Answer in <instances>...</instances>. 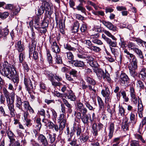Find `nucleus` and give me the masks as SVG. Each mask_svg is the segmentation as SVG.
Wrapping results in <instances>:
<instances>
[{
  "label": "nucleus",
  "instance_id": "49",
  "mask_svg": "<svg viewBox=\"0 0 146 146\" xmlns=\"http://www.w3.org/2000/svg\"><path fill=\"white\" fill-rule=\"evenodd\" d=\"M135 138L138 140L141 141L143 143H145V141L143 139L142 136L138 134H136L134 135Z\"/></svg>",
  "mask_w": 146,
  "mask_h": 146
},
{
  "label": "nucleus",
  "instance_id": "41",
  "mask_svg": "<svg viewBox=\"0 0 146 146\" xmlns=\"http://www.w3.org/2000/svg\"><path fill=\"white\" fill-rule=\"evenodd\" d=\"M56 62L57 64H62V63L61 57L58 54H56L55 56Z\"/></svg>",
  "mask_w": 146,
  "mask_h": 146
},
{
  "label": "nucleus",
  "instance_id": "18",
  "mask_svg": "<svg viewBox=\"0 0 146 146\" xmlns=\"http://www.w3.org/2000/svg\"><path fill=\"white\" fill-rule=\"evenodd\" d=\"M137 112L139 115V117L141 118L143 117V108L142 104L139 102L138 104Z\"/></svg>",
  "mask_w": 146,
  "mask_h": 146
},
{
  "label": "nucleus",
  "instance_id": "45",
  "mask_svg": "<svg viewBox=\"0 0 146 146\" xmlns=\"http://www.w3.org/2000/svg\"><path fill=\"white\" fill-rule=\"evenodd\" d=\"M89 139L88 135H84L83 134L81 137L80 138V140L81 142L84 143L87 141Z\"/></svg>",
  "mask_w": 146,
  "mask_h": 146
},
{
  "label": "nucleus",
  "instance_id": "43",
  "mask_svg": "<svg viewBox=\"0 0 146 146\" xmlns=\"http://www.w3.org/2000/svg\"><path fill=\"white\" fill-rule=\"evenodd\" d=\"M82 4H80L77 6L76 9L78 11H80L84 13H86V9L85 8L82 6Z\"/></svg>",
  "mask_w": 146,
  "mask_h": 146
},
{
  "label": "nucleus",
  "instance_id": "3",
  "mask_svg": "<svg viewBox=\"0 0 146 146\" xmlns=\"http://www.w3.org/2000/svg\"><path fill=\"white\" fill-rule=\"evenodd\" d=\"M101 93L102 96L105 98L106 103L108 104L109 102H111V92L108 88L105 87V89L102 90Z\"/></svg>",
  "mask_w": 146,
  "mask_h": 146
},
{
  "label": "nucleus",
  "instance_id": "57",
  "mask_svg": "<svg viewBox=\"0 0 146 146\" xmlns=\"http://www.w3.org/2000/svg\"><path fill=\"white\" fill-rule=\"evenodd\" d=\"M120 40V41L119 42V44L121 47L123 48H125L126 47V44L124 39L123 38H121Z\"/></svg>",
  "mask_w": 146,
  "mask_h": 146
},
{
  "label": "nucleus",
  "instance_id": "62",
  "mask_svg": "<svg viewBox=\"0 0 146 146\" xmlns=\"http://www.w3.org/2000/svg\"><path fill=\"white\" fill-rule=\"evenodd\" d=\"M24 53L21 52L19 55V62L21 63H22L23 61L25 58V56H24Z\"/></svg>",
  "mask_w": 146,
  "mask_h": 146
},
{
  "label": "nucleus",
  "instance_id": "54",
  "mask_svg": "<svg viewBox=\"0 0 146 146\" xmlns=\"http://www.w3.org/2000/svg\"><path fill=\"white\" fill-rule=\"evenodd\" d=\"M3 92L5 97L7 100V101H8V99L9 98V92L5 88H4L3 89Z\"/></svg>",
  "mask_w": 146,
  "mask_h": 146
},
{
  "label": "nucleus",
  "instance_id": "38",
  "mask_svg": "<svg viewBox=\"0 0 146 146\" xmlns=\"http://www.w3.org/2000/svg\"><path fill=\"white\" fill-rule=\"evenodd\" d=\"M67 98L71 101H74L75 100L76 97L74 94L71 91L69 94L67 95Z\"/></svg>",
  "mask_w": 146,
  "mask_h": 146
},
{
  "label": "nucleus",
  "instance_id": "19",
  "mask_svg": "<svg viewBox=\"0 0 146 146\" xmlns=\"http://www.w3.org/2000/svg\"><path fill=\"white\" fill-rule=\"evenodd\" d=\"M51 48L52 51L56 53H58L60 51L59 47L56 41L53 42L51 45Z\"/></svg>",
  "mask_w": 146,
  "mask_h": 146
},
{
  "label": "nucleus",
  "instance_id": "34",
  "mask_svg": "<svg viewBox=\"0 0 146 146\" xmlns=\"http://www.w3.org/2000/svg\"><path fill=\"white\" fill-rule=\"evenodd\" d=\"M65 56H66L67 59L73 60L74 59V56L72 52L70 51H68L64 54Z\"/></svg>",
  "mask_w": 146,
  "mask_h": 146
},
{
  "label": "nucleus",
  "instance_id": "7",
  "mask_svg": "<svg viewBox=\"0 0 146 146\" xmlns=\"http://www.w3.org/2000/svg\"><path fill=\"white\" fill-rule=\"evenodd\" d=\"M38 141L41 143L43 146H47L48 145V141L46 137L43 134H40L38 138Z\"/></svg>",
  "mask_w": 146,
  "mask_h": 146
},
{
  "label": "nucleus",
  "instance_id": "30",
  "mask_svg": "<svg viewBox=\"0 0 146 146\" xmlns=\"http://www.w3.org/2000/svg\"><path fill=\"white\" fill-rule=\"evenodd\" d=\"M64 48L69 51H75L76 49L74 47H72L68 43H65L64 45Z\"/></svg>",
  "mask_w": 146,
  "mask_h": 146
},
{
  "label": "nucleus",
  "instance_id": "14",
  "mask_svg": "<svg viewBox=\"0 0 146 146\" xmlns=\"http://www.w3.org/2000/svg\"><path fill=\"white\" fill-rule=\"evenodd\" d=\"M7 136L9 139L10 144H12L15 141V135L13 133L11 130L7 131L6 132Z\"/></svg>",
  "mask_w": 146,
  "mask_h": 146
},
{
  "label": "nucleus",
  "instance_id": "31",
  "mask_svg": "<svg viewBox=\"0 0 146 146\" xmlns=\"http://www.w3.org/2000/svg\"><path fill=\"white\" fill-rule=\"evenodd\" d=\"M41 119L40 118H38L36 121V129L40 131L42 126V125L40 122Z\"/></svg>",
  "mask_w": 146,
  "mask_h": 146
},
{
  "label": "nucleus",
  "instance_id": "12",
  "mask_svg": "<svg viewBox=\"0 0 146 146\" xmlns=\"http://www.w3.org/2000/svg\"><path fill=\"white\" fill-rule=\"evenodd\" d=\"M72 64L75 67H84L85 66L84 62L81 60H73L72 61Z\"/></svg>",
  "mask_w": 146,
  "mask_h": 146
},
{
  "label": "nucleus",
  "instance_id": "16",
  "mask_svg": "<svg viewBox=\"0 0 146 146\" xmlns=\"http://www.w3.org/2000/svg\"><path fill=\"white\" fill-rule=\"evenodd\" d=\"M137 59L131 60V62L128 65L129 69L136 70L137 68Z\"/></svg>",
  "mask_w": 146,
  "mask_h": 146
},
{
  "label": "nucleus",
  "instance_id": "44",
  "mask_svg": "<svg viewBox=\"0 0 146 146\" xmlns=\"http://www.w3.org/2000/svg\"><path fill=\"white\" fill-rule=\"evenodd\" d=\"M137 46L134 43L129 42L128 44V47L130 50H133L134 51L136 48Z\"/></svg>",
  "mask_w": 146,
  "mask_h": 146
},
{
  "label": "nucleus",
  "instance_id": "55",
  "mask_svg": "<svg viewBox=\"0 0 146 146\" xmlns=\"http://www.w3.org/2000/svg\"><path fill=\"white\" fill-rule=\"evenodd\" d=\"M130 145L131 146H140L139 142L138 141L135 140H132L131 141Z\"/></svg>",
  "mask_w": 146,
  "mask_h": 146
},
{
  "label": "nucleus",
  "instance_id": "15",
  "mask_svg": "<svg viewBox=\"0 0 146 146\" xmlns=\"http://www.w3.org/2000/svg\"><path fill=\"white\" fill-rule=\"evenodd\" d=\"M58 120L59 121H61L60 124H61V126L62 127L63 126L65 127L66 122L65 114L64 113L60 114Z\"/></svg>",
  "mask_w": 146,
  "mask_h": 146
},
{
  "label": "nucleus",
  "instance_id": "6",
  "mask_svg": "<svg viewBox=\"0 0 146 146\" xmlns=\"http://www.w3.org/2000/svg\"><path fill=\"white\" fill-rule=\"evenodd\" d=\"M119 81L123 84H127L129 83V79L128 76L125 73H121L119 78Z\"/></svg>",
  "mask_w": 146,
  "mask_h": 146
},
{
  "label": "nucleus",
  "instance_id": "51",
  "mask_svg": "<svg viewBox=\"0 0 146 146\" xmlns=\"http://www.w3.org/2000/svg\"><path fill=\"white\" fill-rule=\"evenodd\" d=\"M9 13L7 12L3 13L0 12V18L2 19H5L9 15Z\"/></svg>",
  "mask_w": 146,
  "mask_h": 146
},
{
  "label": "nucleus",
  "instance_id": "40",
  "mask_svg": "<svg viewBox=\"0 0 146 146\" xmlns=\"http://www.w3.org/2000/svg\"><path fill=\"white\" fill-rule=\"evenodd\" d=\"M46 54L47 56V60L50 64L52 63V56L50 54V52L48 50H47Z\"/></svg>",
  "mask_w": 146,
  "mask_h": 146
},
{
  "label": "nucleus",
  "instance_id": "36",
  "mask_svg": "<svg viewBox=\"0 0 146 146\" xmlns=\"http://www.w3.org/2000/svg\"><path fill=\"white\" fill-rule=\"evenodd\" d=\"M45 73L46 74L48 78V80L51 82H52L54 80V75L52 73L49 71H46L45 72Z\"/></svg>",
  "mask_w": 146,
  "mask_h": 146
},
{
  "label": "nucleus",
  "instance_id": "33",
  "mask_svg": "<svg viewBox=\"0 0 146 146\" xmlns=\"http://www.w3.org/2000/svg\"><path fill=\"white\" fill-rule=\"evenodd\" d=\"M56 134L55 133L52 134H48L49 139H50V142L51 143H53L56 140Z\"/></svg>",
  "mask_w": 146,
  "mask_h": 146
},
{
  "label": "nucleus",
  "instance_id": "13",
  "mask_svg": "<svg viewBox=\"0 0 146 146\" xmlns=\"http://www.w3.org/2000/svg\"><path fill=\"white\" fill-rule=\"evenodd\" d=\"M81 119L82 121L85 124H88L89 121L92 122V120L91 119V117L90 114H86L82 115Z\"/></svg>",
  "mask_w": 146,
  "mask_h": 146
},
{
  "label": "nucleus",
  "instance_id": "39",
  "mask_svg": "<svg viewBox=\"0 0 146 146\" xmlns=\"http://www.w3.org/2000/svg\"><path fill=\"white\" fill-rule=\"evenodd\" d=\"M15 100V93L14 92H12L11 94L10 98L9 97L8 99L7 103L14 104Z\"/></svg>",
  "mask_w": 146,
  "mask_h": 146
},
{
  "label": "nucleus",
  "instance_id": "1",
  "mask_svg": "<svg viewBox=\"0 0 146 146\" xmlns=\"http://www.w3.org/2000/svg\"><path fill=\"white\" fill-rule=\"evenodd\" d=\"M10 66L8 62H5L2 66L0 67V72L4 76L10 79L12 78V81L17 85L19 82L18 75L15 68H12L11 67V71L10 70Z\"/></svg>",
  "mask_w": 146,
  "mask_h": 146
},
{
  "label": "nucleus",
  "instance_id": "26",
  "mask_svg": "<svg viewBox=\"0 0 146 146\" xmlns=\"http://www.w3.org/2000/svg\"><path fill=\"white\" fill-rule=\"evenodd\" d=\"M71 132L73 133L74 135V133L76 132L77 136L80 137L82 133V129L80 127H76V129L73 128Z\"/></svg>",
  "mask_w": 146,
  "mask_h": 146
},
{
  "label": "nucleus",
  "instance_id": "63",
  "mask_svg": "<svg viewBox=\"0 0 146 146\" xmlns=\"http://www.w3.org/2000/svg\"><path fill=\"white\" fill-rule=\"evenodd\" d=\"M48 124L49 128L52 129L54 128V126L56 124V123H54L51 121H49L48 123Z\"/></svg>",
  "mask_w": 146,
  "mask_h": 146
},
{
  "label": "nucleus",
  "instance_id": "56",
  "mask_svg": "<svg viewBox=\"0 0 146 146\" xmlns=\"http://www.w3.org/2000/svg\"><path fill=\"white\" fill-rule=\"evenodd\" d=\"M48 21L45 19L42 21L41 26V27L46 28L48 26Z\"/></svg>",
  "mask_w": 146,
  "mask_h": 146
},
{
  "label": "nucleus",
  "instance_id": "61",
  "mask_svg": "<svg viewBox=\"0 0 146 146\" xmlns=\"http://www.w3.org/2000/svg\"><path fill=\"white\" fill-rule=\"evenodd\" d=\"M131 101L134 104H136L137 103V98L136 95L131 96Z\"/></svg>",
  "mask_w": 146,
  "mask_h": 146
},
{
  "label": "nucleus",
  "instance_id": "20",
  "mask_svg": "<svg viewBox=\"0 0 146 146\" xmlns=\"http://www.w3.org/2000/svg\"><path fill=\"white\" fill-rule=\"evenodd\" d=\"M92 133L93 135L95 136L98 135V130L97 128V124L96 123H94L92 126Z\"/></svg>",
  "mask_w": 146,
  "mask_h": 146
},
{
  "label": "nucleus",
  "instance_id": "5",
  "mask_svg": "<svg viewBox=\"0 0 146 146\" xmlns=\"http://www.w3.org/2000/svg\"><path fill=\"white\" fill-rule=\"evenodd\" d=\"M42 7H43L45 9V10L46 11H48V14L49 15H50L52 14L53 9L52 5V3L46 1H44L42 3Z\"/></svg>",
  "mask_w": 146,
  "mask_h": 146
},
{
  "label": "nucleus",
  "instance_id": "2",
  "mask_svg": "<svg viewBox=\"0 0 146 146\" xmlns=\"http://www.w3.org/2000/svg\"><path fill=\"white\" fill-rule=\"evenodd\" d=\"M93 70L94 72L96 73L99 79H101L102 77L105 80H107L108 82H110L111 79L110 75L106 71L105 72L103 70L98 68L93 69Z\"/></svg>",
  "mask_w": 146,
  "mask_h": 146
},
{
  "label": "nucleus",
  "instance_id": "23",
  "mask_svg": "<svg viewBox=\"0 0 146 146\" xmlns=\"http://www.w3.org/2000/svg\"><path fill=\"white\" fill-rule=\"evenodd\" d=\"M130 119L133 125H134L136 124L137 122V119L136 118L135 115L132 112H131L130 114Z\"/></svg>",
  "mask_w": 146,
  "mask_h": 146
},
{
  "label": "nucleus",
  "instance_id": "60",
  "mask_svg": "<svg viewBox=\"0 0 146 146\" xmlns=\"http://www.w3.org/2000/svg\"><path fill=\"white\" fill-rule=\"evenodd\" d=\"M130 74L132 77L135 78L137 75V73L135 71L136 70L129 69Z\"/></svg>",
  "mask_w": 146,
  "mask_h": 146
},
{
  "label": "nucleus",
  "instance_id": "10",
  "mask_svg": "<svg viewBox=\"0 0 146 146\" xmlns=\"http://www.w3.org/2000/svg\"><path fill=\"white\" fill-rule=\"evenodd\" d=\"M15 47L19 52H22L25 49V46L22 44V42L20 40L15 43Z\"/></svg>",
  "mask_w": 146,
  "mask_h": 146
},
{
  "label": "nucleus",
  "instance_id": "29",
  "mask_svg": "<svg viewBox=\"0 0 146 146\" xmlns=\"http://www.w3.org/2000/svg\"><path fill=\"white\" fill-rule=\"evenodd\" d=\"M85 80L88 83L91 85L94 86L96 84L95 81L93 78L89 77L87 76L86 77Z\"/></svg>",
  "mask_w": 146,
  "mask_h": 146
},
{
  "label": "nucleus",
  "instance_id": "52",
  "mask_svg": "<svg viewBox=\"0 0 146 146\" xmlns=\"http://www.w3.org/2000/svg\"><path fill=\"white\" fill-rule=\"evenodd\" d=\"M146 123V117H145L143 119H142V121H141V124L140 125L139 127V131L138 132L141 133L140 132V130L143 127V126Z\"/></svg>",
  "mask_w": 146,
  "mask_h": 146
},
{
  "label": "nucleus",
  "instance_id": "22",
  "mask_svg": "<svg viewBox=\"0 0 146 146\" xmlns=\"http://www.w3.org/2000/svg\"><path fill=\"white\" fill-rule=\"evenodd\" d=\"M97 100L100 107L99 110L103 111L104 107V104L103 101L101 98L99 96L97 97Z\"/></svg>",
  "mask_w": 146,
  "mask_h": 146
},
{
  "label": "nucleus",
  "instance_id": "50",
  "mask_svg": "<svg viewBox=\"0 0 146 146\" xmlns=\"http://www.w3.org/2000/svg\"><path fill=\"white\" fill-rule=\"evenodd\" d=\"M84 42L86 44V46L88 49H90L93 45L91 42L89 40H85L84 41Z\"/></svg>",
  "mask_w": 146,
  "mask_h": 146
},
{
  "label": "nucleus",
  "instance_id": "32",
  "mask_svg": "<svg viewBox=\"0 0 146 146\" xmlns=\"http://www.w3.org/2000/svg\"><path fill=\"white\" fill-rule=\"evenodd\" d=\"M77 56L79 59L81 60L85 59L86 57H87V54L80 52H79L77 53Z\"/></svg>",
  "mask_w": 146,
  "mask_h": 146
},
{
  "label": "nucleus",
  "instance_id": "17",
  "mask_svg": "<svg viewBox=\"0 0 146 146\" xmlns=\"http://www.w3.org/2000/svg\"><path fill=\"white\" fill-rule=\"evenodd\" d=\"M7 106L10 111V114L12 117L15 116V110L14 109V104L7 103Z\"/></svg>",
  "mask_w": 146,
  "mask_h": 146
},
{
  "label": "nucleus",
  "instance_id": "46",
  "mask_svg": "<svg viewBox=\"0 0 146 146\" xmlns=\"http://www.w3.org/2000/svg\"><path fill=\"white\" fill-rule=\"evenodd\" d=\"M40 18L38 16L35 17L34 19L35 25L36 28H38L39 27Z\"/></svg>",
  "mask_w": 146,
  "mask_h": 146
},
{
  "label": "nucleus",
  "instance_id": "8",
  "mask_svg": "<svg viewBox=\"0 0 146 146\" xmlns=\"http://www.w3.org/2000/svg\"><path fill=\"white\" fill-rule=\"evenodd\" d=\"M128 119L125 116L123 118L122 121V128L123 131H126L129 130V122H128Z\"/></svg>",
  "mask_w": 146,
  "mask_h": 146
},
{
  "label": "nucleus",
  "instance_id": "27",
  "mask_svg": "<svg viewBox=\"0 0 146 146\" xmlns=\"http://www.w3.org/2000/svg\"><path fill=\"white\" fill-rule=\"evenodd\" d=\"M9 30L7 29H2V28L0 27V38L2 36L5 37L9 33Z\"/></svg>",
  "mask_w": 146,
  "mask_h": 146
},
{
  "label": "nucleus",
  "instance_id": "28",
  "mask_svg": "<svg viewBox=\"0 0 146 146\" xmlns=\"http://www.w3.org/2000/svg\"><path fill=\"white\" fill-rule=\"evenodd\" d=\"M133 51L137 54L139 58L143 60L144 56L141 50L137 48Z\"/></svg>",
  "mask_w": 146,
  "mask_h": 146
},
{
  "label": "nucleus",
  "instance_id": "47",
  "mask_svg": "<svg viewBox=\"0 0 146 146\" xmlns=\"http://www.w3.org/2000/svg\"><path fill=\"white\" fill-rule=\"evenodd\" d=\"M104 32L105 34L106 35L109 37L111 38L113 40H116L117 38L113 35H112L109 31H108L105 30L104 31Z\"/></svg>",
  "mask_w": 146,
  "mask_h": 146
},
{
  "label": "nucleus",
  "instance_id": "37",
  "mask_svg": "<svg viewBox=\"0 0 146 146\" xmlns=\"http://www.w3.org/2000/svg\"><path fill=\"white\" fill-rule=\"evenodd\" d=\"M54 127L52 130H54L56 132H58L59 131L60 132L62 131L65 127L63 126L62 127L61 126V124H60L59 127H58V125L57 124Z\"/></svg>",
  "mask_w": 146,
  "mask_h": 146
},
{
  "label": "nucleus",
  "instance_id": "53",
  "mask_svg": "<svg viewBox=\"0 0 146 146\" xmlns=\"http://www.w3.org/2000/svg\"><path fill=\"white\" fill-rule=\"evenodd\" d=\"M89 49L92 51H94L95 52H99L101 50L99 47L96 46H94L93 45Z\"/></svg>",
  "mask_w": 146,
  "mask_h": 146
},
{
  "label": "nucleus",
  "instance_id": "4",
  "mask_svg": "<svg viewBox=\"0 0 146 146\" xmlns=\"http://www.w3.org/2000/svg\"><path fill=\"white\" fill-rule=\"evenodd\" d=\"M32 82L30 79L28 78L25 77L24 79V84L27 90L30 93L31 91H33V87Z\"/></svg>",
  "mask_w": 146,
  "mask_h": 146
},
{
  "label": "nucleus",
  "instance_id": "21",
  "mask_svg": "<svg viewBox=\"0 0 146 146\" xmlns=\"http://www.w3.org/2000/svg\"><path fill=\"white\" fill-rule=\"evenodd\" d=\"M16 102V107L18 108L19 109L22 110L23 109L22 106V102L21 98L20 97L17 96Z\"/></svg>",
  "mask_w": 146,
  "mask_h": 146
},
{
  "label": "nucleus",
  "instance_id": "59",
  "mask_svg": "<svg viewBox=\"0 0 146 146\" xmlns=\"http://www.w3.org/2000/svg\"><path fill=\"white\" fill-rule=\"evenodd\" d=\"M45 10V9L43 7H42V5H41L40 8L38 9V13L37 15H40L43 13Z\"/></svg>",
  "mask_w": 146,
  "mask_h": 146
},
{
  "label": "nucleus",
  "instance_id": "42",
  "mask_svg": "<svg viewBox=\"0 0 146 146\" xmlns=\"http://www.w3.org/2000/svg\"><path fill=\"white\" fill-rule=\"evenodd\" d=\"M110 48L112 53L115 56L119 53V50L118 48H113L110 47Z\"/></svg>",
  "mask_w": 146,
  "mask_h": 146
},
{
  "label": "nucleus",
  "instance_id": "58",
  "mask_svg": "<svg viewBox=\"0 0 146 146\" xmlns=\"http://www.w3.org/2000/svg\"><path fill=\"white\" fill-rule=\"evenodd\" d=\"M69 74L73 77H76L77 76L78 72L76 70L74 69H72L70 71Z\"/></svg>",
  "mask_w": 146,
  "mask_h": 146
},
{
  "label": "nucleus",
  "instance_id": "64",
  "mask_svg": "<svg viewBox=\"0 0 146 146\" xmlns=\"http://www.w3.org/2000/svg\"><path fill=\"white\" fill-rule=\"evenodd\" d=\"M87 25L86 24H83L81 26L80 30L83 33L85 32L87 29Z\"/></svg>",
  "mask_w": 146,
  "mask_h": 146
},
{
  "label": "nucleus",
  "instance_id": "9",
  "mask_svg": "<svg viewBox=\"0 0 146 146\" xmlns=\"http://www.w3.org/2000/svg\"><path fill=\"white\" fill-rule=\"evenodd\" d=\"M103 24L108 29L114 31L117 30V27L116 26L113 25L111 23L106 21H103L102 22Z\"/></svg>",
  "mask_w": 146,
  "mask_h": 146
},
{
  "label": "nucleus",
  "instance_id": "35",
  "mask_svg": "<svg viewBox=\"0 0 146 146\" xmlns=\"http://www.w3.org/2000/svg\"><path fill=\"white\" fill-rule=\"evenodd\" d=\"M106 42L110 47H115L117 46V43L116 40L112 41L109 38Z\"/></svg>",
  "mask_w": 146,
  "mask_h": 146
},
{
  "label": "nucleus",
  "instance_id": "11",
  "mask_svg": "<svg viewBox=\"0 0 146 146\" xmlns=\"http://www.w3.org/2000/svg\"><path fill=\"white\" fill-rule=\"evenodd\" d=\"M139 75L140 76V78L145 83H146V69L142 67L141 69L139 72Z\"/></svg>",
  "mask_w": 146,
  "mask_h": 146
},
{
  "label": "nucleus",
  "instance_id": "25",
  "mask_svg": "<svg viewBox=\"0 0 146 146\" xmlns=\"http://www.w3.org/2000/svg\"><path fill=\"white\" fill-rule=\"evenodd\" d=\"M79 23L78 21H76L74 24L73 27L72 29V32L76 33L79 30Z\"/></svg>",
  "mask_w": 146,
  "mask_h": 146
},
{
  "label": "nucleus",
  "instance_id": "24",
  "mask_svg": "<svg viewBox=\"0 0 146 146\" xmlns=\"http://www.w3.org/2000/svg\"><path fill=\"white\" fill-rule=\"evenodd\" d=\"M125 110L122 106H119L118 112L119 118L120 119L121 117H123L125 113Z\"/></svg>",
  "mask_w": 146,
  "mask_h": 146
},
{
  "label": "nucleus",
  "instance_id": "48",
  "mask_svg": "<svg viewBox=\"0 0 146 146\" xmlns=\"http://www.w3.org/2000/svg\"><path fill=\"white\" fill-rule=\"evenodd\" d=\"M89 65L92 67L94 68L93 69H96V68H97L98 66L97 62L94 60L89 63Z\"/></svg>",
  "mask_w": 146,
  "mask_h": 146
}]
</instances>
